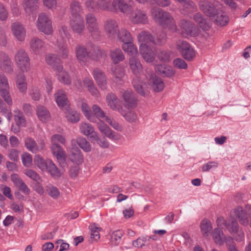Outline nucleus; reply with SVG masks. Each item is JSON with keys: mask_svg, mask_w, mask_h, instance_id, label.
Returning <instances> with one entry per match:
<instances>
[{"mask_svg": "<svg viewBox=\"0 0 251 251\" xmlns=\"http://www.w3.org/2000/svg\"><path fill=\"white\" fill-rule=\"evenodd\" d=\"M171 19H166L164 24H162L170 32H178L184 37L196 36L199 34V29L192 22L184 19L181 20L180 21V30L177 28L174 19L171 15Z\"/></svg>", "mask_w": 251, "mask_h": 251, "instance_id": "1", "label": "nucleus"}, {"mask_svg": "<svg viewBox=\"0 0 251 251\" xmlns=\"http://www.w3.org/2000/svg\"><path fill=\"white\" fill-rule=\"evenodd\" d=\"M137 57H129L128 58V65L130 71L135 75V77L133 79L132 81L133 85L135 90L142 96L145 97L148 94V92L143 88V84H145V82L143 80H141V78H143L144 75H142L143 67Z\"/></svg>", "mask_w": 251, "mask_h": 251, "instance_id": "2", "label": "nucleus"}, {"mask_svg": "<svg viewBox=\"0 0 251 251\" xmlns=\"http://www.w3.org/2000/svg\"><path fill=\"white\" fill-rule=\"evenodd\" d=\"M79 131L83 135L89 136L91 142L94 144H97L100 147L107 148L109 143L104 137H100L99 134L95 131V127L90 124L86 122H82L80 124Z\"/></svg>", "mask_w": 251, "mask_h": 251, "instance_id": "3", "label": "nucleus"}, {"mask_svg": "<svg viewBox=\"0 0 251 251\" xmlns=\"http://www.w3.org/2000/svg\"><path fill=\"white\" fill-rule=\"evenodd\" d=\"M38 30L47 35H50L53 32L51 21L46 14L40 13L36 22Z\"/></svg>", "mask_w": 251, "mask_h": 251, "instance_id": "4", "label": "nucleus"}, {"mask_svg": "<svg viewBox=\"0 0 251 251\" xmlns=\"http://www.w3.org/2000/svg\"><path fill=\"white\" fill-rule=\"evenodd\" d=\"M15 61L22 71H28L30 69V60L28 54L23 49L17 50L14 57Z\"/></svg>", "mask_w": 251, "mask_h": 251, "instance_id": "5", "label": "nucleus"}, {"mask_svg": "<svg viewBox=\"0 0 251 251\" xmlns=\"http://www.w3.org/2000/svg\"><path fill=\"white\" fill-rule=\"evenodd\" d=\"M199 7L206 15L211 17L219 9V4L215 0H203L199 2Z\"/></svg>", "mask_w": 251, "mask_h": 251, "instance_id": "6", "label": "nucleus"}, {"mask_svg": "<svg viewBox=\"0 0 251 251\" xmlns=\"http://www.w3.org/2000/svg\"><path fill=\"white\" fill-rule=\"evenodd\" d=\"M97 127L102 134L112 141H117L122 138V135L112 130L101 120L97 123Z\"/></svg>", "mask_w": 251, "mask_h": 251, "instance_id": "7", "label": "nucleus"}, {"mask_svg": "<svg viewBox=\"0 0 251 251\" xmlns=\"http://www.w3.org/2000/svg\"><path fill=\"white\" fill-rule=\"evenodd\" d=\"M176 48L186 60H191L196 55L194 49L186 41H178L176 43Z\"/></svg>", "mask_w": 251, "mask_h": 251, "instance_id": "8", "label": "nucleus"}, {"mask_svg": "<svg viewBox=\"0 0 251 251\" xmlns=\"http://www.w3.org/2000/svg\"><path fill=\"white\" fill-rule=\"evenodd\" d=\"M138 41L142 44L153 43L155 44L161 45L164 44L166 41V35L163 34L161 38H158L154 40L151 35L147 31H141L138 35Z\"/></svg>", "mask_w": 251, "mask_h": 251, "instance_id": "9", "label": "nucleus"}, {"mask_svg": "<svg viewBox=\"0 0 251 251\" xmlns=\"http://www.w3.org/2000/svg\"><path fill=\"white\" fill-rule=\"evenodd\" d=\"M70 25L74 32L81 34L85 28L83 18L80 15L70 17Z\"/></svg>", "mask_w": 251, "mask_h": 251, "instance_id": "10", "label": "nucleus"}, {"mask_svg": "<svg viewBox=\"0 0 251 251\" xmlns=\"http://www.w3.org/2000/svg\"><path fill=\"white\" fill-rule=\"evenodd\" d=\"M25 145L29 151L36 153L44 149L45 143L43 140H39L37 143L32 138L27 137L25 139Z\"/></svg>", "mask_w": 251, "mask_h": 251, "instance_id": "11", "label": "nucleus"}, {"mask_svg": "<svg viewBox=\"0 0 251 251\" xmlns=\"http://www.w3.org/2000/svg\"><path fill=\"white\" fill-rule=\"evenodd\" d=\"M70 152L69 158L71 161L77 165L81 164L83 161V155L80 150L75 146V140L71 141V147L69 149Z\"/></svg>", "mask_w": 251, "mask_h": 251, "instance_id": "12", "label": "nucleus"}, {"mask_svg": "<svg viewBox=\"0 0 251 251\" xmlns=\"http://www.w3.org/2000/svg\"><path fill=\"white\" fill-rule=\"evenodd\" d=\"M151 15L155 22L164 24L166 19H170L171 14L158 8H153L151 10Z\"/></svg>", "mask_w": 251, "mask_h": 251, "instance_id": "13", "label": "nucleus"}, {"mask_svg": "<svg viewBox=\"0 0 251 251\" xmlns=\"http://www.w3.org/2000/svg\"><path fill=\"white\" fill-rule=\"evenodd\" d=\"M134 5L132 0H114L112 2L113 9H119L122 12L127 14L130 10Z\"/></svg>", "mask_w": 251, "mask_h": 251, "instance_id": "14", "label": "nucleus"}, {"mask_svg": "<svg viewBox=\"0 0 251 251\" xmlns=\"http://www.w3.org/2000/svg\"><path fill=\"white\" fill-rule=\"evenodd\" d=\"M134 5L132 0H114L112 2L113 9H119L122 12L127 14L130 10Z\"/></svg>", "mask_w": 251, "mask_h": 251, "instance_id": "15", "label": "nucleus"}, {"mask_svg": "<svg viewBox=\"0 0 251 251\" xmlns=\"http://www.w3.org/2000/svg\"><path fill=\"white\" fill-rule=\"evenodd\" d=\"M140 53L144 60L153 63L155 60V54L152 49L147 44H142L139 47Z\"/></svg>", "mask_w": 251, "mask_h": 251, "instance_id": "16", "label": "nucleus"}, {"mask_svg": "<svg viewBox=\"0 0 251 251\" xmlns=\"http://www.w3.org/2000/svg\"><path fill=\"white\" fill-rule=\"evenodd\" d=\"M11 31L15 38L19 41H24L26 37V30L19 23H14L11 25Z\"/></svg>", "mask_w": 251, "mask_h": 251, "instance_id": "17", "label": "nucleus"}, {"mask_svg": "<svg viewBox=\"0 0 251 251\" xmlns=\"http://www.w3.org/2000/svg\"><path fill=\"white\" fill-rule=\"evenodd\" d=\"M104 31L110 39L115 38L119 31L117 23L114 20H109L104 25Z\"/></svg>", "mask_w": 251, "mask_h": 251, "instance_id": "18", "label": "nucleus"}, {"mask_svg": "<svg viewBox=\"0 0 251 251\" xmlns=\"http://www.w3.org/2000/svg\"><path fill=\"white\" fill-rule=\"evenodd\" d=\"M85 19L89 32L92 35L97 34L99 32V25L95 16L92 13H88L86 15Z\"/></svg>", "mask_w": 251, "mask_h": 251, "instance_id": "19", "label": "nucleus"}, {"mask_svg": "<svg viewBox=\"0 0 251 251\" xmlns=\"http://www.w3.org/2000/svg\"><path fill=\"white\" fill-rule=\"evenodd\" d=\"M105 101L107 106L113 110L121 111L122 107L120 105V100L114 93H108L105 97Z\"/></svg>", "mask_w": 251, "mask_h": 251, "instance_id": "20", "label": "nucleus"}, {"mask_svg": "<svg viewBox=\"0 0 251 251\" xmlns=\"http://www.w3.org/2000/svg\"><path fill=\"white\" fill-rule=\"evenodd\" d=\"M129 19L134 24H145L148 22L146 13L138 9L132 11L129 16Z\"/></svg>", "mask_w": 251, "mask_h": 251, "instance_id": "21", "label": "nucleus"}, {"mask_svg": "<svg viewBox=\"0 0 251 251\" xmlns=\"http://www.w3.org/2000/svg\"><path fill=\"white\" fill-rule=\"evenodd\" d=\"M0 69L10 73L13 71L12 62L8 55L4 52H0Z\"/></svg>", "mask_w": 251, "mask_h": 251, "instance_id": "22", "label": "nucleus"}, {"mask_svg": "<svg viewBox=\"0 0 251 251\" xmlns=\"http://www.w3.org/2000/svg\"><path fill=\"white\" fill-rule=\"evenodd\" d=\"M124 105L128 108H134L136 104V98L133 92L130 90L125 91L122 94Z\"/></svg>", "mask_w": 251, "mask_h": 251, "instance_id": "23", "label": "nucleus"}, {"mask_svg": "<svg viewBox=\"0 0 251 251\" xmlns=\"http://www.w3.org/2000/svg\"><path fill=\"white\" fill-rule=\"evenodd\" d=\"M66 120L71 123L75 124L80 120V114L75 110L70 108L69 106L64 110Z\"/></svg>", "mask_w": 251, "mask_h": 251, "instance_id": "24", "label": "nucleus"}, {"mask_svg": "<svg viewBox=\"0 0 251 251\" xmlns=\"http://www.w3.org/2000/svg\"><path fill=\"white\" fill-rule=\"evenodd\" d=\"M50 148L52 155L56 157L59 163L65 160L66 152L59 144H50Z\"/></svg>", "mask_w": 251, "mask_h": 251, "instance_id": "25", "label": "nucleus"}, {"mask_svg": "<svg viewBox=\"0 0 251 251\" xmlns=\"http://www.w3.org/2000/svg\"><path fill=\"white\" fill-rule=\"evenodd\" d=\"M55 101L60 108L64 110L68 107V100L65 93L62 90H59L54 94Z\"/></svg>", "mask_w": 251, "mask_h": 251, "instance_id": "26", "label": "nucleus"}, {"mask_svg": "<svg viewBox=\"0 0 251 251\" xmlns=\"http://www.w3.org/2000/svg\"><path fill=\"white\" fill-rule=\"evenodd\" d=\"M210 18L214 21L216 25L221 26L227 25L229 21L226 14L219 9Z\"/></svg>", "mask_w": 251, "mask_h": 251, "instance_id": "27", "label": "nucleus"}, {"mask_svg": "<svg viewBox=\"0 0 251 251\" xmlns=\"http://www.w3.org/2000/svg\"><path fill=\"white\" fill-rule=\"evenodd\" d=\"M93 75L100 87L102 90H105L106 88L107 81L103 72L99 69H95L93 71Z\"/></svg>", "mask_w": 251, "mask_h": 251, "instance_id": "28", "label": "nucleus"}, {"mask_svg": "<svg viewBox=\"0 0 251 251\" xmlns=\"http://www.w3.org/2000/svg\"><path fill=\"white\" fill-rule=\"evenodd\" d=\"M36 114L39 120L43 123H48L50 120V112L44 106L39 105L37 106Z\"/></svg>", "mask_w": 251, "mask_h": 251, "instance_id": "29", "label": "nucleus"}, {"mask_svg": "<svg viewBox=\"0 0 251 251\" xmlns=\"http://www.w3.org/2000/svg\"><path fill=\"white\" fill-rule=\"evenodd\" d=\"M149 84L153 91L156 92L162 91L165 87L164 83L162 79L155 75L152 76L150 78Z\"/></svg>", "mask_w": 251, "mask_h": 251, "instance_id": "30", "label": "nucleus"}, {"mask_svg": "<svg viewBox=\"0 0 251 251\" xmlns=\"http://www.w3.org/2000/svg\"><path fill=\"white\" fill-rule=\"evenodd\" d=\"M155 69L159 75L164 77H171L175 74V71L171 66L165 65L156 66Z\"/></svg>", "mask_w": 251, "mask_h": 251, "instance_id": "31", "label": "nucleus"}, {"mask_svg": "<svg viewBox=\"0 0 251 251\" xmlns=\"http://www.w3.org/2000/svg\"><path fill=\"white\" fill-rule=\"evenodd\" d=\"M16 84L19 91L25 94L26 93L27 83L25 75L23 74L18 75L16 78Z\"/></svg>", "mask_w": 251, "mask_h": 251, "instance_id": "32", "label": "nucleus"}, {"mask_svg": "<svg viewBox=\"0 0 251 251\" xmlns=\"http://www.w3.org/2000/svg\"><path fill=\"white\" fill-rule=\"evenodd\" d=\"M212 237L215 242L220 245H223L227 240H231V238L230 237H228L226 238L224 236L223 231L219 228L214 229L212 233Z\"/></svg>", "mask_w": 251, "mask_h": 251, "instance_id": "33", "label": "nucleus"}, {"mask_svg": "<svg viewBox=\"0 0 251 251\" xmlns=\"http://www.w3.org/2000/svg\"><path fill=\"white\" fill-rule=\"evenodd\" d=\"M122 48L129 57L138 56L137 48L131 41L123 43Z\"/></svg>", "mask_w": 251, "mask_h": 251, "instance_id": "34", "label": "nucleus"}, {"mask_svg": "<svg viewBox=\"0 0 251 251\" xmlns=\"http://www.w3.org/2000/svg\"><path fill=\"white\" fill-rule=\"evenodd\" d=\"M45 171L48 172L53 177H59L62 174L50 159H47V169Z\"/></svg>", "mask_w": 251, "mask_h": 251, "instance_id": "35", "label": "nucleus"}, {"mask_svg": "<svg viewBox=\"0 0 251 251\" xmlns=\"http://www.w3.org/2000/svg\"><path fill=\"white\" fill-rule=\"evenodd\" d=\"M75 53L77 59L80 63L86 62L89 57L86 48L81 45H78L76 47Z\"/></svg>", "mask_w": 251, "mask_h": 251, "instance_id": "36", "label": "nucleus"}, {"mask_svg": "<svg viewBox=\"0 0 251 251\" xmlns=\"http://www.w3.org/2000/svg\"><path fill=\"white\" fill-rule=\"evenodd\" d=\"M38 6V0H23V7L25 12L28 14H31L36 10Z\"/></svg>", "mask_w": 251, "mask_h": 251, "instance_id": "37", "label": "nucleus"}, {"mask_svg": "<svg viewBox=\"0 0 251 251\" xmlns=\"http://www.w3.org/2000/svg\"><path fill=\"white\" fill-rule=\"evenodd\" d=\"M81 110L87 120L94 122L95 118L93 115L91 108L86 101H81L80 104Z\"/></svg>", "mask_w": 251, "mask_h": 251, "instance_id": "38", "label": "nucleus"}, {"mask_svg": "<svg viewBox=\"0 0 251 251\" xmlns=\"http://www.w3.org/2000/svg\"><path fill=\"white\" fill-rule=\"evenodd\" d=\"M110 57L114 64H118L125 58L124 53L120 49L111 50L110 52Z\"/></svg>", "mask_w": 251, "mask_h": 251, "instance_id": "39", "label": "nucleus"}, {"mask_svg": "<svg viewBox=\"0 0 251 251\" xmlns=\"http://www.w3.org/2000/svg\"><path fill=\"white\" fill-rule=\"evenodd\" d=\"M101 2V1H98L96 2L93 0H88L86 1V7L90 11H94L100 9H104L108 7L107 4H102Z\"/></svg>", "mask_w": 251, "mask_h": 251, "instance_id": "40", "label": "nucleus"}, {"mask_svg": "<svg viewBox=\"0 0 251 251\" xmlns=\"http://www.w3.org/2000/svg\"><path fill=\"white\" fill-rule=\"evenodd\" d=\"M30 47L32 51L37 53L44 49L45 44L40 39L34 38L30 42Z\"/></svg>", "mask_w": 251, "mask_h": 251, "instance_id": "41", "label": "nucleus"}, {"mask_svg": "<svg viewBox=\"0 0 251 251\" xmlns=\"http://www.w3.org/2000/svg\"><path fill=\"white\" fill-rule=\"evenodd\" d=\"M194 20L204 30H207L210 27L209 23L203 17L201 14L200 13H197L194 15Z\"/></svg>", "mask_w": 251, "mask_h": 251, "instance_id": "42", "label": "nucleus"}, {"mask_svg": "<svg viewBox=\"0 0 251 251\" xmlns=\"http://www.w3.org/2000/svg\"><path fill=\"white\" fill-rule=\"evenodd\" d=\"M57 75H58V79L59 81H62L66 84H69L71 83V80L70 76L68 73L63 71L62 66H59L56 68Z\"/></svg>", "mask_w": 251, "mask_h": 251, "instance_id": "43", "label": "nucleus"}, {"mask_svg": "<svg viewBox=\"0 0 251 251\" xmlns=\"http://www.w3.org/2000/svg\"><path fill=\"white\" fill-rule=\"evenodd\" d=\"M200 228L202 235L204 237H207L212 229V226L209 221L207 219H203L201 223Z\"/></svg>", "mask_w": 251, "mask_h": 251, "instance_id": "44", "label": "nucleus"}, {"mask_svg": "<svg viewBox=\"0 0 251 251\" xmlns=\"http://www.w3.org/2000/svg\"><path fill=\"white\" fill-rule=\"evenodd\" d=\"M83 84L86 86L91 94L97 99L100 97L97 89L95 87L93 82L88 78H85L83 81Z\"/></svg>", "mask_w": 251, "mask_h": 251, "instance_id": "45", "label": "nucleus"}, {"mask_svg": "<svg viewBox=\"0 0 251 251\" xmlns=\"http://www.w3.org/2000/svg\"><path fill=\"white\" fill-rule=\"evenodd\" d=\"M127 121L132 123L138 120L136 113L133 110H127L126 111L123 110V108L119 112Z\"/></svg>", "mask_w": 251, "mask_h": 251, "instance_id": "46", "label": "nucleus"}, {"mask_svg": "<svg viewBox=\"0 0 251 251\" xmlns=\"http://www.w3.org/2000/svg\"><path fill=\"white\" fill-rule=\"evenodd\" d=\"M14 121L18 126L25 127L26 122L22 112L19 109L14 111Z\"/></svg>", "mask_w": 251, "mask_h": 251, "instance_id": "47", "label": "nucleus"}, {"mask_svg": "<svg viewBox=\"0 0 251 251\" xmlns=\"http://www.w3.org/2000/svg\"><path fill=\"white\" fill-rule=\"evenodd\" d=\"M33 161L35 165L41 171H45L47 169V159L45 160L41 155L37 154L34 156Z\"/></svg>", "mask_w": 251, "mask_h": 251, "instance_id": "48", "label": "nucleus"}, {"mask_svg": "<svg viewBox=\"0 0 251 251\" xmlns=\"http://www.w3.org/2000/svg\"><path fill=\"white\" fill-rule=\"evenodd\" d=\"M47 63L52 66L56 70L57 67L61 66V60L54 54H48L46 57Z\"/></svg>", "mask_w": 251, "mask_h": 251, "instance_id": "49", "label": "nucleus"}, {"mask_svg": "<svg viewBox=\"0 0 251 251\" xmlns=\"http://www.w3.org/2000/svg\"><path fill=\"white\" fill-rule=\"evenodd\" d=\"M116 36H117L119 40L123 43L132 41L130 33L125 29H121L120 31L119 30Z\"/></svg>", "mask_w": 251, "mask_h": 251, "instance_id": "50", "label": "nucleus"}, {"mask_svg": "<svg viewBox=\"0 0 251 251\" xmlns=\"http://www.w3.org/2000/svg\"><path fill=\"white\" fill-rule=\"evenodd\" d=\"M235 215L239 219L241 224L246 226L248 224L247 214L241 207H238L234 210Z\"/></svg>", "mask_w": 251, "mask_h": 251, "instance_id": "51", "label": "nucleus"}, {"mask_svg": "<svg viewBox=\"0 0 251 251\" xmlns=\"http://www.w3.org/2000/svg\"><path fill=\"white\" fill-rule=\"evenodd\" d=\"M225 226L228 230L231 232L238 231V225L236 220L233 217H230L225 222Z\"/></svg>", "mask_w": 251, "mask_h": 251, "instance_id": "52", "label": "nucleus"}, {"mask_svg": "<svg viewBox=\"0 0 251 251\" xmlns=\"http://www.w3.org/2000/svg\"><path fill=\"white\" fill-rule=\"evenodd\" d=\"M77 142L79 147L86 152H89L92 151V147L90 143L84 137H80L77 139L75 143Z\"/></svg>", "mask_w": 251, "mask_h": 251, "instance_id": "53", "label": "nucleus"}, {"mask_svg": "<svg viewBox=\"0 0 251 251\" xmlns=\"http://www.w3.org/2000/svg\"><path fill=\"white\" fill-rule=\"evenodd\" d=\"M124 232L121 230H117L113 231L111 235V242L114 245H118L121 240Z\"/></svg>", "mask_w": 251, "mask_h": 251, "instance_id": "54", "label": "nucleus"}, {"mask_svg": "<svg viewBox=\"0 0 251 251\" xmlns=\"http://www.w3.org/2000/svg\"><path fill=\"white\" fill-rule=\"evenodd\" d=\"M24 174L31 179L37 182L41 180V176L34 170L31 169H26L24 170Z\"/></svg>", "mask_w": 251, "mask_h": 251, "instance_id": "55", "label": "nucleus"}, {"mask_svg": "<svg viewBox=\"0 0 251 251\" xmlns=\"http://www.w3.org/2000/svg\"><path fill=\"white\" fill-rule=\"evenodd\" d=\"M82 8L78 2L76 1H72L70 4L71 17L80 15L79 13L81 11Z\"/></svg>", "mask_w": 251, "mask_h": 251, "instance_id": "56", "label": "nucleus"}, {"mask_svg": "<svg viewBox=\"0 0 251 251\" xmlns=\"http://www.w3.org/2000/svg\"><path fill=\"white\" fill-rule=\"evenodd\" d=\"M89 228L91 232V238L95 241L99 240L100 238L99 232L100 231L101 228L95 224L91 225Z\"/></svg>", "mask_w": 251, "mask_h": 251, "instance_id": "57", "label": "nucleus"}, {"mask_svg": "<svg viewBox=\"0 0 251 251\" xmlns=\"http://www.w3.org/2000/svg\"><path fill=\"white\" fill-rule=\"evenodd\" d=\"M21 159L23 165L25 167H30L32 164V157L28 152H24L21 155Z\"/></svg>", "mask_w": 251, "mask_h": 251, "instance_id": "58", "label": "nucleus"}, {"mask_svg": "<svg viewBox=\"0 0 251 251\" xmlns=\"http://www.w3.org/2000/svg\"><path fill=\"white\" fill-rule=\"evenodd\" d=\"M112 71L114 75V81L116 82H120L122 77L124 76V72L122 69L117 66L115 69H112Z\"/></svg>", "mask_w": 251, "mask_h": 251, "instance_id": "59", "label": "nucleus"}, {"mask_svg": "<svg viewBox=\"0 0 251 251\" xmlns=\"http://www.w3.org/2000/svg\"><path fill=\"white\" fill-rule=\"evenodd\" d=\"M58 46L59 49L57 51L59 55L63 59L67 58L69 53L67 45L64 43V42H61Z\"/></svg>", "mask_w": 251, "mask_h": 251, "instance_id": "60", "label": "nucleus"}, {"mask_svg": "<svg viewBox=\"0 0 251 251\" xmlns=\"http://www.w3.org/2000/svg\"><path fill=\"white\" fill-rule=\"evenodd\" d=\"M51 144H58L59 143L62 145H65L66 142L65 136L59 134H55L51 136L50 138Z\"/></svg>", "mask_w": 251, "mask_h": 251, "instance_id": "61", "label": "nucleus"}, {"mask_svg": "<svg viewBox=\"0 0 251 251\" xmlns=\"http://www.w3.org/2000/svg\"><path fill=\"white\" fill-rule=\"evenodd\" d=\"M92 108L93 110V113L95 116L100 120L102 118H104L105 120L106 117H108L105 115L104 111L102 110V109L98 105H93Z\"/></svg>", "mask_w": 251, "mask_h": 251, "instance_id": "62", "label": "nucleus"}, {"mask_svg": "<svg viewBox=\"0 0 251 251\" xmlns=\"http://www.w3.org/2000/svg\"><path fill=\"white\" fill-rule=\"evenodd\" d=\"M46 190L48 194L53 199H57L59 196V191L55 186H54L52 185H49L47 186Z\"/></svg>", "mask_w": 251, "mask_h": 251, "instance_id": "63", "label": "nucleus"}, {"mask_svg": "<svg viewBox=\"0 0 251 251\" xmlns=\"http://www.w3.org/2000/svg\"><path fill=\"white\" fill-rule=\"evenodd\" d=\"M9 89V83L6 76L0 74V92Z\"/></svg>", "mask_w": 251, "mask_h": 251, "instance_id": "64", "label": "nucleus"}]
</instances>
